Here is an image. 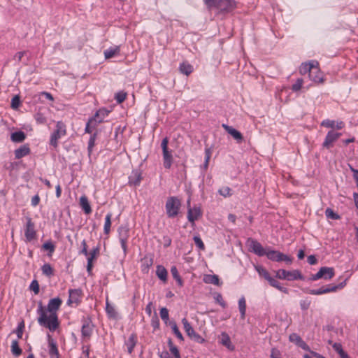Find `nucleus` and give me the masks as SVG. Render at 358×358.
Returning a JSON list of instances; mask_svg holds the SVG:
<instances>
[{
    "mask_svg": "<svg viewBox=\"0 0 358 358\" xmlns=\"http://www.w3.org/2000/svg\"><path fill=\"white\" fill-rule=\"evenodd\" d=\"M62 303V300L59 297L51 299L47 307L43 306L42 301L38 303L37 314L39 315L37 320L38 323L53 332L59 327V321L57 315V310Z\"/></svg>",
    "mask_w": 358,
    "mask_h": 358,
    "instance_id": "f257e3e1",
    "label": "nucleus"
},
{
    "mask_svg": "<svg viewBox=\"0 0 358 358\" xmlns=\"http://www.w3.org/2000/svg\"><path fill=\"white\" fill-rule=\"evenodd\" d=\"M111 111V110H108L106 108H101L96 110L95 114L87 121L85 127V131L87 133L92 134L94 131V128L101 125L100 124H102L106 121H110L108 117Z\"/></svg>",
    "mask_w": 358,
    "mask_h": 358,
    "instance_id": "f03ea898",
    "label": "nucleus"
},
{
    "mask_svg": "<svg viewBox=\"0 0 358 358\" xmlns=\"http://www.w3.org/2000/svg\"><path fill=\"white\" fill-rule=\"evenodd\" d=\"M208 10L216 9L220 13L232 12L236 7L234 0H203Z\"/></svg>",
    "mask_w": 358,
    "mask_h": 358,
    "instance_id": "7ed1b4c3",
    "label": "nucleus"
},
{
    "mask_svg": "<svg viewBox=\"0 0 358 358\" xmlns=\"http://www.w3.org/2000/svg\"><path fill=\"white\" fill-rule=\"evenodd\" d=\"M348 278L344 279L338 285H332L329 284L327 286H322L319 289H303V291L306 293L312 294V295H321L324 294H327L329 292H334L338 289H343L346 285V282Z\"/></svg>",
    "mask_w": 358,
    "mask_h": 358,
    "instance_id": "20e7f679",
    "label": "nucleus"
},
{
    "mask_svg": "<svg viewBox=\"0 0 358 358\" xmlns=\"http://www.w3.org/2000/svg\"><path fill=\"white\" fill-rule=\"evenodd\" d=\"M255 269L258 274L266 280L271 287L278 289L285 294L289 293V289L287 287L281 286L280 283L274 278L271 277L268 271L264 267L258 265L255 266Z\"/></svg>",
    "mask_w": 358,
    "mask_h": 358,
    "instance_id": "39448f33",
    "label": "nucleus"
},
{
    "mask_svg": "<svg viewBox=\"0 0 358 358\" xmlns=\"http://www.w3.org/2000/svg\"><path fill=\"white\" fill-rule=\"evenodd\" d=\"M181 207V201L176 196H170L167 199L165 208L167 217L173 218L178 215Z\"/></svg>",
    "mask_w": 358,
    "mask_h": 358,
    "instance_id": "423d86ee",
    "label": "nucleus"
},
{
    "mask_svg": "<svg viewBox=\"0 0 358 358\" xmlns=\"http://www.w3.org/2000/svg\"><path fill=\"white\" fill-rule=\"evenodd\" d=\"M275 278L280 280H287L289 281L305 280V277L301 274L299 270L287 271L282 268L275 271Z\"/></svg>",
    "mask_w": 358,
    "mask_h": 358,
    "instance_id": "0eeeda50",
    "label": "nucleus"
},
{
    "mask_svg": "<svg viewBox=\"0 0 358 358\" xmlns=\"http://www.w3.org/2000/svg\"><path fill=\"white\" fill-rule=\"evenodd\" d=\"M182 324H183L185 333L192 341L199 344H202L206 342V340L194 331L187 318L184 317L182 319Z\"/></svg>",
    "mask_w": 358,
    "mask_h": 358,
    "instance_id": "6e6552de",
    "label": "nucleus"
},
{
    "mask_svg": "<svg viewBox=\"0 0 358 358\" xmlns=\"http://www.w3.org/2000/svg\"><path fill=\"white\" fill-rule=\"evenodd\" d=\"M266 256L269 260L273 262H285L287 264H291L292 263V258L290 256L278 250H271L270 248H268V252Z\"/></svg>",
    "mask_w": 358,
    "mask_h": 358,
    "instance_id": "1a4fd4ad",
    "label": "nucleus"
},
{
    "mask_svg": "<svg viewBox=\"0 0 358 358\" xmlns=\"http://www.w3.org/2000/svg\"><path fill=\"white\" fill-rule=\"evenodd\" d=\"M335 275L334 268L333 267L322 266L315 273L312 275L308 280L315 281L319 279H324L326 280L331 279Z\"/></svg>",
    "mask_w": 358,
    "mask_h": 358,
    "instance_id": "9d476101",
    "label": "nucleus"
},
{
    "mask_svg": "<svg viewBox=\"0 0 358 358\" xmlns=\"http://www.w3.org/2000/svg\"><path fill=\"white\" fill-rule=\"evenodd\" d=\"M168 144L169 139L168 137L166 136L162 141L161 147L162 149L163 155V165L164 167L166 169H169L173 163L172 151L169 150Z\"/></svg>",
    "mask_w": 358,
    "mask_h": 358,
    "instance_id": "9b49d317",
    "label": "nucleus"
},
{
    "mask_svg": "<svg viewBox=\"0 0 358 358\" xmlns=\"http://www.w3.org/2000/svg\"><path fill=\"white\" fill-rule=\"evenodd\" d=\"M83 325L81 328V335L82 338L87 341L90 339L92 332H93V328L94 324H92V322L90 318L87 317H83L82 320Z\"/></svg>",
    "mask_w": 358,
    "mask_h": 358,
    "instance_id": "f8f14e48",
    "label": "nucleus"
},
{
    "mask_svg": "<svg viewBox=\"0 0 358 358\" xmlns=\"http://www.w3.org/2000/svg\"><path fill=\"white\" fill-rule=\"evenodd\" d=\"M247 243L249 244L250 250L251 252H254L259 257L266 256L268 252V248H264L262 244L257 240L249 238Z\"/></svg>",
    "mask_w": 358,
    "mask_h": 358,
    "instance_id": "ddd939ff",
    "label": "nucleus"
},
{
    "mask_svg": "<svg viewBox=\"0 0 358 358\" xmlns=\"http://www.w3.org/2000/svg\"><path fill=\"white\" fill-rule=\"evenodd\" d=\"M203 215L201 208L199 206L194 205L192 208L187 210V218L191 223L192 227L195 226V222L200 219Z\"/></svg>",
    "mask_w": 358,
    "mask_h": 358,
    "instance_id": "4468645a",
    "label": "nucleus"
},
{
    "mask_svg": "<svg viewBox=\"0 0 358 358\" xmlns=\"http://www.w3.org/2000/svg\"><path fill=\"white\" fill-rule=\"evenodd\" d=\"M26 220L27 222L24 229V236L27 241L31 242V241L36 238V231L35 230V224L32 222V220L30 217H27Z\"/></svg>",
    "mask_w": 358,
    "mask_h": 358,
    "instance_id": "2eb2a0df",
    "label": "nucleus"
},
{
    "mask_svg": "<svg viewBox=\"0 0 358 358\" xmlns=\"http://www.w3.org/2000/svg\"><path fill=\"white\" fill-rule=\"evenodd\" d=\"M321 125L327 128H331L327 134H341V133H334V130H341L345 127L343 121H334L331 120H325L322 121Z\"/></svg>",
    "mask_w": 358,
    "mask_h": 358,
    "instance_id": "dca6fc26",
    "label": "nucleus"
},
{
    "mask_svg": "<svg viewBox=\"0 0 358 358\" xmlns=\"http://www.w3.org/2000/svg\"><path fill=\"white\" fill-rule=\"evenodd\" d=\"M69 294L67 305L71 306L73 303H76V305L78 306L81 303L83 290L80 288L69 289Z\"/></svg>",
    "mask_w": 358,
    "mask_h": 358,
    "instance_id": "f3484780",
    "label": "nucleus"
},
{
    "mask_svg": "<svg viewBox=\"0 0 358 358\" xmlns=\"http://www.w3.org/2000/svg\"><path fill=\"white\" fill-rule=\"evenodd\" d=\"M128 179V184L129 186H139L143 179L142 171L140 169L133 170Z\"/></svg>",
    "mask_w": 358,
    "mask_h": 358,
    "instance_id": "a211bd4d",
    "label": "nucleus"
},
{
    "mask_svg": "<svg viewBox=\"0 0 358 358\" xmlns=\"http://www.w3.org/2000/svg\"><path fill=\"white\" fill-rule=\"evenodd\" d=\"M289 340L290 342L295 343L298 347L309 352L310 353V351H312L308 344L304 341H303L301 336L296 333L291 334L289 336Z\"/></svg>",
    "mask_w": 358,
    "mask_h": 358,
    "instance_id": "6ab92c4d",
    "label": "nucleus"
},
{
    "mask_svg": "<svg viewBox=\"0 0 358 358\" xmlns=\"http://www.w3.org/2000/svg\"><path fill=\"white\" fill-rule=\"evenodd\" d=\"M48 354L50 358H59V353L57 348V342L48 334Z\"/></svg>",
    "mask_w": 358,
    "mask_h": 358,
    "instance_id": "aec40b11",
    "label": "nucleus"
},
{
    "mask_svg": "<svg viewBox=\"0 0 358 358\" xmlns=\"http://www.w3.org/2000/svg\"><path fill=\"white\" fill-rule=\"evenodd\" d=\"M100 124L101 125L97 126L96 128H94L93 131L94 134H98L99 133L111 134L113 130V123L111 121H106Z\"/></svg>",
    "mask_w": 358,
    "mask_h": 358,
    "instance_id": "412c9836",
    "label": "nucleus"
},
{
    "mask_svg": "<svg viewBox=\"0 0 358 358\" xmlns=\"http://www.w3.org/2000/svg\"><path fill=\"white\" fill-rule=\"evenodd\" d=\"M315 73H310L309 75L310 80L316 83H322L324 82V77L322 72L320 70L318 62H315Z\"/></svg>",
    "mask_w": 358,
    "mask_h": 358,
    "instance_id": "4be33fe9",
    "label": "nucleus"
},
{
    "mask_svg": "<svg viewBox=\"0 0 358 358\" xmlns=\"http://www.w3.org/2000/svg\"><path fill=\"white\" fill-rule=\"evenodd\" d=\"M205 161H204V163H203V167L204 169H207L208 167V164H209V160L211 157V155H212V151H213V144H210L208 142V139L206 138L205 139Z\"/></svg>",
    "mask_w": 358,
    "mask_h": 358,
    "instance_id": "5701e85b",
    "label": "nucleus"
},
{
    "mask_svg": "<svg viewBox=\"0 0 358 358\" xmlns=\"http://www.w3.org/2000/svg\"><path fill=\"white\" fill-rule=\"evenodd\" d=\"M316 61H310L308 63H303L299 67V73L301 75H305L308 73V76L310 73H315V69H314L315 66Z\"/></svg>",
    "mask_w": 358,
    "mask_h": 358,
    "instance_id": "b1692460",
    "label": "nucleus"
},
{
    "mask_svg": "<svg viewBox=\"0 0 358 358\" xmlns=\"http://www.w3.org/2000/svg\"><path fill=\"white\" fill-rule=\"evenodd\" d=\"M153 264V258L145 256L141 259V268L143 273H148L150 268Z\"/></svg>",
    "mask_w": 358,
    "mask_h": 358,
    "instance_id": "393cba45",
    "label": "nucleus"
},
{
    "mask_svg": "<svg viewBox=\"0 0 358 358\" xmlns=\"http://www.w3.org/2000/svg\"><path fill=\"white\" fill-rule=\"evenodd\" d=\"M137 343V335L135 333H133L130 335L128 340L125 342V345L127 347V352L129 354H131L134 351V348H135Z\"/></svg>",
    "mask_w": 358,
    "mask_h": 358,
    "instance_id": "a878e982",
    "label": "nucleus"
},
{
    "mask_svg": "<svg viewBox=\"0 0 358 358\" xmlns=\"http://www.w3.org/2000/svg\"><path fill=\"white\" fill-rule=\"evenodd\" d=\"M30 153V148L28 145H21L19 148L15 150V159H21L23 157Z\"/></svg>",
    "mask_w": 358,
    "mask_h": 358,
    "instance_id": "bb28decb",
    "label": "nucleus"
},
{
    "mask_svg": "<svg viewBox=\"0 0 358 358\" xmlns=\"http://www.w3.org/2000/svg\"><path fill=\"white\" fill-rule=\"evenodd\" d=\"M220 343L231 351L234 350L235 346L231 344V338L226 332L221 334Z\"/></svg>",
    "mask_w": 358,
    "mask_h": 358,
    "instance_id": "cd10ccee",
    "label": "nucleus"
},
{
    "mask_svg": "<svg viewBox=\"0 0 358 358\" xmlns=\"http://www.w3.org/2000/svg\"><path fill=\"white\" fill-rule=\"evenodd\" d=\"M340 136H326L324 141L322 143V148L330 150L334 147V143L338 141Z\"/></svg>",
    "mask_w": 358,
    "mask_h": 358,
    "instance_id": "c85d7f7f",
    "label": "nucleus"
},
{
    "mask_svg": "<svg viewBox=\"0 0 358 358\" xmlns=\"http://www.w3.org/2000/svg\"><path fill=\"white\" fill-rule=\"evenodd\" d=\"M203 282L208 284H213L215 285L220 286L222 282H220V280L217 275H205L203 277Z\"/></svg>",
    "mask_w": 358,
    "mask_h": 358,
    "instance_id": "c756f323",
    "label": "nucleus"
},
{
    "mask_svg": "<svg viewBox=\"0 0 358 358\" xmlns=\"http://www.w3.org/2000/svg\"><path fill=\"white\" fill-rule=\"evenodd\" d=\"M80 205L86 215H89L92 213L91 206L86 196H82L80 198Z\"/></svg>",
    "mask_w": 358,
    "mask_h": 358,
    "instance_id": "7c9ffc66",
    "label": "nucleus"
},
{
    "mask_svg": "<svg viewBox=\"0 0 358 358\" xmlns=\"http://www.w3.org/2000/svg\"><path fill=\"white\" fill-rule=\"evenodd\" d=\"M156 275L163 282L167 281L168 272L165 267L162 265H158L157 266Z\"/></svg>",
    "mask_w": 358,
    "mask_h": 358,
    "instance_id": "2f4dec72",
    "label": "nucleus"
},
{
    "mask_svg": "<svg viewBox=\"0 0 358 358\" xmlns=\"http://www.w3.org/2000/svg\"><path fill=\"white\" fill-rule=\"evenodd\" d=\"M10 351L14 357H18L22 353V350L19 345L17 340H13L10 345Z\"/></svg>",
    "mask_w": 358,
    "mask_h": 358,
    "instance_id": "473e14b6",
    "label": "nucleus"
},
{
    "mask_svg": "<svg viewBox=\"0 0 358 358\" xmlns=\"http://www.w3.org/2000/svg\"><path fill=\"white\" fill-rule=\"evenodd\" d=\"M117 231L120 240H128L129 237V229L127 226L121 225L118 228Z\"/></svg>",
    "mask_w": 358,
    "mask_h": 358,
    "instance_id": "72a5a7b5",
    "label": "nucleus"
},
{
    "mask_svg": "<svg viewBox=\"0 0 358 358\" xmlns=\"http://www.w3.org/2000/svg\"><path fill=\"white\" fill-rule=\"evenodd\" d=\"M171 273L173 278L176 280L178 285L180 287H182L184 285V282H183L182 278L180 277V275L178 273V268L176 266H171Z\"/></svg>",
    "mask_w": 358,
    "mask_h": 358,
    "instance_id": "f704fd0d",
    "label": "nucleus"
},
{
    "mask_svg": "<svg viewBox=\"0 0 358 358\" xmlns=\"http://www.w3.org/2000/svg\"><path fill=\"white\" fill-rule=\"evenodd\" d=\"M106 312L108 315V317L110 319H116L117 317V313L116 312L115 308L109 303L108 299L106 300Z\"/></svg>",
    "mask_w": 358,
    "mask_h": 358,
    "instance_id": "c9c22d12",
    "label": "nucleus"
},
{
    "mask_svg": "<svg viewBox=\"0 0 358 358\" xmlns=\"http://www.w3.org/2000/svg\"><path fill=\"white\" fill-rule=\"evenodd\" d=\"M179 70L181 73L189 76L193 71V66L187 62H182L180 64Z\"/></svg>",
    "mask_w": 358,
    "mask_h": 358,
    "instance_id": "e433bc0d",
    "label": "nucleus"
},
{
    "mask_svg": "<svg viewBox=\"0 0 358 358\" xmlns=\"http://www.w3.org/2000/svg\"><path fill=\"white\" fill-rule=\"evenodd\" d=\"M169 325L171 327L173 333L175 334V336L181 341H184V337L180 330L178 329V327L177 326V324L175 321H169Z\"/></svg>",
    "mask_w": 358,
    "mask_h": 358,
    "instance_id": "4c0bfd02",
    "label": "nucleus"
},
{
    "mask_svg": "<svg viewBox=\"0 0 358 358\" xmlns=\"http://www.w3.org/2000/svg\"><path fill=\"white\" fill-rule=\"evenodd\" d=\"M120 48L119 46L115 48H110L104 51V56L106 59H110L120 53Z\"/></svg>",
    "mask_w": 358,
    "mask_h": 358,
    "instance_id": "58836bf2",
    "label": "nucleus"
},
{
    "mask_svg": "<svg viewBox=\"0 0 358 358\" xmlns=\"http://www.w3.org/2000/svg\"><path fill=\"white\" fill-rule=\"evenodd\" d=\"M25 328L24 321L23 320H21L17 324V327L15 329H14L12 333L15 334L18 339L22 338L23 332Z\"/></svg>",
    "mask_w": 358,
    "mask_h": 358,
    "instance_id": "ea45409f",
    "label": "nucleus"
},
{
    "mask_svg": "<svg viewBox=\"0 0 358 358\" xmlns=\"http://www.w3.org/2000/svg\"><path fill=\"white\" fill-rule=\"evenodd\" d=\"M41 271L43 275L50 278L54 275V268L49 263H45L41 266Z\"/></svg>",
    "mask_w": 358,
    "mask_h": 358,
    "instance_id": "a19ab883",
    "label": "nucleus"
},
{
    "mask_svg": "<svg viewBox=\"0 0 358 358\" xmlns=\"http://www.w3.org/2000/svg\"><path fill=\"white\" fill-rule=\"evenodd\" d=\"M238 308L241 313V317L244 319L245 317L246 312V302L244 296H242L238 300Z\"/></svg>",
    "mask_w": 358,
    "mask_h": 358,
    "instance_id": "79ce46f5",
    "label": "nucleus"
},
{
    "mask_svg": "<svg viewBox=\"0 0 358 358\" xmlns=\"http://www.w3.org/2000/svg\"><path fill=\"white\" fill-rule=\"evenodd\" d=\"M111 218H112V213H108L105 218V224H104V228L103 231L105 234H108L110 231V227H111Z\"/></svg>",
    "mask_w": 358,
    "mask_h": 358,
    "instance_id": "37998d69",
    "label": "nucleus"
},
{
    "mask_svg": "<svg viewBox=\"0 0 358 358\" xmlns=\"http://www.w3.org/2000/svg\"><path fill=\"white\" fill-rule=\"evenodd\" d=\"M42 248L44 250L48 251L49 256H52V253L54 252V251L55 250V245L53 244V243L51 241H48L43 244Z\"/></svg>",
    "mask_w": 358,
    "mask_h": 358,
    "instance_id": "c03bdc74",
    "label": "nucleus"
},
{
    "mask_svg": "<svg viewBox=\"0 0 358 358\" xmlns=\"http://www.w3.org/2000/svg\"><path fill=\"white\" fill-rule=\"evenodd\" d=\"M20 105H21V100H20V95H18V94L15 95L11 99L10 107L13 110H17L20 107Z\"/></svg>",
    "mask_w": 358,
    "mask_h": 358,
    "instance_id": "a18cd8bd",
    "label": "nucleus"
},
{
    "mask_svg": "<svg viewBox=\"0 0 358 358\" xmlns=\"http://www.w3.org/2000/svg\"><path fill=\"white\" fill-rule=\"evenodd\" d=\"M56 127L57 129L54 131L52 134H65V124L62 122H58Z\"/></svg>",
    "mask_w": 358,
    "mask_h": 358,
    "instance_id": "49530a36",
    "label": "nucleus"
},
{
    "mask_svg": "<svg viewBox=\"0 0 358 358\" xmlns=\"http://www.w3.org/2000/svg\"><path fill=\"white\" fill-rule=\"evenodd\" d=\"M325 215L327 217L332 220H338L340 216L338 213H335L331 208H327L325 210Z\"/></svg>",
    "mask_w": 358,
    "mask_h": 358,
    "instance_id": "de8ad7c7",
    "label": "nucleus"
},
{
    "mask_svg": "<svg viewBox=\"0 0 358 358\" xmlns=\"http://www.w3.org/2000/svg\"><path fill=\"white\" fill-rule=\"evenodd\" d=\"M29 289L30 290H31L32 292H34V293L35 294H38L40 292V286H39V283L38 282L37 280H33L29 285Z\"/></svg>",
    "mask_w": 358,
    "mask_h": 358,
    "instance_id": "09e8293b",
    "label": "nucleus"
},
{
    "mask_svg": "<svg viewBox=\"0 0 358 358\" xmlns=\"http://www.w3.org/2000/svg\"><path fill=\"white\" fill-rule=\"evenodd\" d=\"M127 98V93L124 91H120L115 95V99L118 103H121L124 101Z\"/></svg>",
    "mask_w": 358,
    "mask_h": 358,
    "instance_id": "8fccbe9b",
    "label": "nucleus"
},
{
    "mask_svg": "<svg viewBox=\"0 0 358 358\" xmlns=\"http://www.w3.org/2000/svg\"><path fill=\"white\" fill-rule=\"evenodd\" d=\"M160 317L166 324H168L169 321V310L166 308L164 307L160 309Z\"/></svg>",
    "mask_w": 358,
    "mask_h": 358,
    "instance_id": "3c124183",
    "label": "nucleus"
},
{
    "mask_svg": "<svg viewBox=\"0 0 358 358\" xmlns=\"http://www.w3.org/2000/svg\"><path fill=\"white\" fill-rule=\"evenodd\" d=\"M303 83V78H298L296 80L295 83H294L292 85V87H291L292 90L293 92H298V91H299L301 89V87H302Z\"/></svg>",
    "mask_w": 358,
    "mask_h": 358,
    "instance_id": "603ef678",
    "label": "nucleus"
},
{
    "mask_svg": "<svg viewBox=\"0 0 358 358\" xmlns=\"http://www.w3.org/2000/svg\"><path fill=\"white\" fill-rule=\"evenodd\" d=\"M195 245L198 247V248L201 250H205V245L199 236H195L193 238Z\"/></svg>",
    "mask_w": 358,
    "mask_h": 358,
    "instance_id": "864d4df0",
    "label": "nucleus"
},
{
    "mask_svg": "<svg viewBox=\"0 0 358 358\" xmlns=\"http://www.w3.org/2000/svg\"><path fill=\"white\" fill-rule=\"evenodd\" d=\"M300 308L303 311L307 310L311 304V301L306 299L300 301Z\"/></svg>",
    "mask_w": 358,
    "mask_h": 358,
    "instance_id": "5fc2aeb1",
    "label": "nucleus"
},
{
    "mask_svg": "<svg viewBox=\"0 0 358 358\" xmlns=\"http://www.w3.org/2000/svg\"><path fill=\"white\" fill-rule=\"evenodd\" d=\"M96 136H90L89 142H88V147H87V151L88 155H90L92 152V148L94 146L95 144V140H96Z\"/></svg>",
    "mask_w": 358,
    "mask_h": 358,
    "instance_id": "6e6d98bb",
    "label": "nucleus"
},
{
    "mask_svg": "<svg viewBox=\"0 0 358 358\" xmlns=\"http://www.w3.org/2000/svg\"><path fill=\"white\" fill-rule=\"evenodd\" d=\"M151 326L154 330L159 328V320L156 313H155V315L151 319Z\"/></svg>",
    "mask_w": 358,
    "mask_h": 358,
    "instance_id": "4d7b16f0",
    "label": "nucleus"
},
{
    "mask_svg": "<svg viewBox=\"0 0 358 358\" xmlns=\"http://www.w3.org/2000/svg\"><path fill=\"white\" fill-rule=\"evenodd\" d=\"M222 127L227 131L228 134H241L240 131L227 124H222Z\"/></svg>",
    "mask_w": 358,
    "mask_h": 358,
    "instance_id": "13d9d810",
    "label": "nucleus"
},
{
    "mask_svg": "<svg viewBox=\"0 0 358 358\" xmlns=\"http://www.w3.org/2000/svg\"><path fill=\"white\" fill-rule=\"evenodd\" d=\"M215 299L217 303H218L222 308H226L227 303L224 301L222 296L221 294L218 293L217 294L216 296L215 297Z\"/></svg>",
    "mask_w": 358,
    "mask_h": 358,
    "instance_id": "bf43d9fd",
    "label": "nucleus"
},
{
    "mask_svg": "<svg viewBox=\"0 0 358 358\" xmlns=\"http://www.w3.org/2000/svg\"><path fill=\"white\" fill-rule=\"evenodd\" d=\"M35 119L36 122L40 124H44L46 122V117L41 113H37L35 115Z\"/></svg>",
    "mask_w": 358,
    "mask_h": 358,
    "instance_id": "052dcab7",
    "label": "nucleus"
},
{
    "mask_svg": "<svg viewBox=\"0 0 358 358\" xmlns=\"http://www.w3.org/2000/svg\"><path fill=\"white\" fill-rule=\"evenodd\" d=\"M332 348L338 355H341L345 352L342 348V345L340 343H334V344H332Z\"/></svg>",
    "mask_w": 358,
    "mask_h": 358,
    "instance_id": "680f3d73",
    "label": "nucleus"
},
{
    "mask_svg": "<svg viewBox=\"0 0 358 358\" xmlns=\"http://www.w3.org/2000/svg\"><path fill=\"white\" fill-rule=\"evenodd\" d=\"M27 136H10L11 141L15 143H22Z\"/></svg>",
    "mask_w": 358,
    "mask_h": 358,
    "instance_id": "e2e57ef3",
    "label": "nucleus"
},
{
    "mask_svg": "<svg viewBox=\"0 0 358 358\" xmlns=\"http://www.w3.org/2000/svg\"><path fill=\"white\" fill-rule=\"evenodd\" d=\"M169 350L174 356V358H181L180 352L176 346H171Z\"/></svg>",
    "mask_w": 358,
    "mask_h": 358,
    "instance_id": "0e129e2a",
    "label": "nucleus"
},
{
    "mask_svg": "<svg viewBox=\"0 0 358 358\" xmlns=\"http://www.w3.org/2000/svg\"><path fill=\"white\" fill-rule=\"evenodd\" d=\"M230 192L231 189L229 187H224L219 190L220 194L224 196V197L231 195Z\"/></svg>",
    "mask_w": 358,
    "mask_h": 358,
    "instance_id": "69168bd1",
    "label": "nucleus"
},
{
    "mask_svg": "<svg viewBox=\"0 0 358 358\" xmlns=\"http://www.w3.org/2000/svg\"><path fill=\"white\" fill-rule=\"evenodd\" d=\"M60 137L61 136H51L50 144L56 148L57 147V141Z\"/></svg>",
    "mask_w": 358,
    "mask_h": 358,
    "instance_id": "338daca9",
    "label": "nucleus"
},
{
    "mask_svg": "<svg viewBox=\"0 0 358 358\" xmlns=\"http://www.w3.org/2000/svg\"><path fill=\"white\" fill-rule=\"evenodd\" d=\"M81 245H82L83 248H82L81 251L80 252V253L83 254L85 256H88L89 252L87 251V243H86L85 240H83L82 241Z\"/></svg>",
    "mask_w": 358,
    "mask_h": 358,
    "instance_id": "774afa93",
    "label": "nucleus"
}]
</instances>
